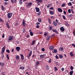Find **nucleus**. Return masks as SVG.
<instances>
[{"mask_svg": "<svg viewBox=\"0 0 75 75\" xmlns=\"http://www.w3.org/2000/svg\"><path fill=\"white\" fill-rule=\"evenodd\" d=\"M13 15V13H9L7 14L8 18H10L12 17Z\"/></svg>", "mask_w": 75, "mask_h": 75, "instance_id": "obj_1", "label": "nucleus"}, {"mask_svg": "<svg viewBox=\"0 0 75 75\" xmlns=\"http://www.w3.org/2000/svg\"><path fill=\"white\" fill-rule=\"evenodd\" d=\"M5 49H6V47L4 46L2 48L1 50V54H3L4 52L5 51Z\"/></svg>", "mask_w": 75, "mask_h": 75, "instance_id": "obj_2", "label": "nucleus"}, {"mask_svg": "<svg viewBox=\"0 0 75 75\" xmlns=\"http://www.w3.org/2000/svg\"><path fill=\"white\" fill-rule=\"evenodd\" d=\"M33 4V3L31 2H29L27 5V7L28 8H30L31 7V5Z\"/></svg>", "mask_w": 75, "mask_h": 75, "instance_id": "obj_3", "label": "nucleus"}, {"mask_svg": "<svg viewBox=\"0 0 75 75\" xmlns=\"http://www.w3.org/2000/svg\"><path fill=\"white\" fill-rule=\"evenodd\" d=\"M8 40L9 41H12V40H13V37L12 36H10L8 38Z\"/></svg>", "mask_w": 75, "mask_h": 75, "instance_id": "obj_4", "label": "nucleus"}, {"mask_svg": "<svg viewBox=\"0 0 75 75\" xmlns=\"http://www.w3.org/2000/svg\"><path fill=\"white\" fill-rule=\"evenodd\" d=\"M25 20H24V19H23V21L22 22V24H23V26H25Z\"/></svg>", "mask_w": 75, "mask_h": 75, "instance_id": "obj_5", "label": "nucleus"}, {"mask_svg": "<svg viewBox=\"0 0 75 75\" xmlns=\"http://www.w3.org/2000/svg\"><path fill=\"white\" fill-rule=\"evenodd\" d=\"M45 56H46V54H41L40 55V57L42 58H44L45 57Z\"/></svg>", "mask_w": 75, "mask_h": 75, "instance_id": "obj_6", "label": "nucleus"}, {"mask_svg": "<svg viewBox=\"0 0 75 75\" xmlns=\"http://www.w3.org/2000/svg\"><path fill=\"white\" fill-rule=\"evenodd\" d=\"M57 10L58 11H59V12H60V13H62V9L61 8H58Z\"/></svg>", "mask_w": 75, "mask_h": 75, "instance_id": "obj_7", "label": "nucleus"}, {"mask_svg": "<svg viewBox=\"0 0 75 75\" xmlns=\"http://www.w3.org/2000/svg\"><path fill=\"white\" fill-rule=\"evenodd\" d=\"M20 48H21L20 47H16V51H19Z\"/></svg>", "mask_w": 75, "mask_h": 75, "instance_id": "obj_8", "label": "nucleus"}, {"mask_svg": "<svg viewBox=\"0 0 75 75\" xmlns=\"http://www.w3.org/2000/svg\"><path fill=\"white\" fill-rule=\"evenodd\" d=\"M49 50L51 51H52L54 50V47L52 46H50L49 47Z\"/></svg>", "mask_w": 75, "mask_h": 75, "instance_id": "obj_9", "label": "nucleus"}, {"mask_svg": "<svg viewBox=\"0 0 75 75\" xmlns=\"http://www.w3.org/2000/svg\"><path fill=\"white\" fill-rule=\"evenodd\" d=\"M45 69L46 70H47V71H48L50 69V67L48 65H47L46 66Z\"/></svg>", "mask_w": 75, "mask_h": 75, "instance_id": "obj_10", "label": "nucleus"}, {"mask_svg": "<svg viewBox=\"0 0 75 75\" xmlns=\"http://www.w3.org/2000/svg\"><path fill=\"white\" fill-rule=\"evenodd\" d=\"M11 2L12 3H17V0H11Z\"/></svg>", "mask_w": 75, "mask_h": 75, "instance_id": "obj_11", "label": "nucleus"}, {"mask_svg": "<svg viewBox=\"0 0 75 75\" xmlns=\"http://www.w3.org/2000/svg\"><path fill=\"white\" fill-rule=\"evenodd\" d=\"M35 10H36V12H39L40 11V8H38L37 7H35Z\"/></svg>", "mask_w": 75, "mask_h": 75, "instance_id": "obj_12", "label": "nucleus"}, {"mask_svg": "<svg viewBox=\"0 0 75 75\" xmlns=\"http://www.w3.org/2000/svg\"><path fill=\"white\" fill-rule=\"evenodd\" d=\"M35 41L34 40H33V41L31 42V45H33L35 44Z\"/></svg>", "mask_w": 75, "mask_h": 75, "instance_id": "obj_13", "label": "nucleus"}, {"mask_svg": "<svg viewBox=\"0 0 75 75\" xmlns=\"http://www.w3.org/2000/svg\"><path fill=\"white\" fill-rule=\"evenodd\" d=\"M36 1H37L38 3H42V0H36Z\"/></svg>", "mask_w": 75, "mask_h": 75, "instance_id": "obj_14", "label": "nucleus"}, {"mask_svg": "<svg viewBox=\"0 0 75 75\" xmlns=\"http://www.w3.org/2000/svg\"><path fill=\"white\" fill-rule=\"evenodd\" d=\"M20 69H25V67L24 66H21L19 67Z\"/></svg>", "mask_w": 75, "mask_h": 75, "instance_id": "obj_15", "label": "nucleus"}, {"mask_svg": "<svg viewBox=\"0 0 75 75\" xmlns=\"http://www.w3.org/2000/svg\"><path fill=\"white\" fill-rule=\"evenodd\" d=\"M60 30H61V31H64V29L63 27H62L60 28Z\"/></svg>", "mask_w": 75, "mask_h": 75, "instance_id": "obj_16", "label": "nucleus"}, {"mask_svg": "<svg viewBox=\"0 0 75 75\" xmlns=\"http://www.w3.org/2000/svg\"><path fill=\"white\" fill-rule=\"evenodd\" d=\"M59 58H60V59H62L63 58V56L62 54H60L59 55Z\"/></svg>", "mask_w": 75, "mask_h": 75, "instance_id": "obj_17", "label": "nucleus"}, {"mask_svg": "<svg viewBox=\"0 0 75 75\" xmlns=\"http://www.w3.org/2000/svg\"><path fill=\"white\" fill-rule=\"evenodd\" d=\"M52 31L54 32V33H55L56 34H58V31L55 29H53Z\"/></svg>", "mask_w": 75, "mask_h": 75, "instance_id": "obj_18", "label": "nucleus"}, {"mask_svg": "<svg viewBox=\"0 0 75 75\" xmlns=\"http://www.w3.org/2000/svg\"><path fill=\"white\" fill-rule=\"evenodd\" d=\"M59 51H64V48L61 47L59 49Z\"/></svg>", "mask_w": 75, "mask_h": 75, "instance_id": "obj_19", "label": "nucleus"}, {"mask_svg": "<svg viewBox=\"0 0 75 75\" xmlns=\"http://www.w3.org/2000/svg\"><path fill=\"white\" fill-rule=\"evenodd\" d=\"M70 55L71 57H74V54H73V53L72 52H70Z\"/></svg>", "mask_w": 75, "mask_h": 75, "instance_id": "obj_20", "label": "nucleus"}, {"mask_svg": "<svg viewBox=\"0 0 75 75\" xmlns=\"http://www.w3.org/2000/svg\"><path fill=\"white\" fill-rule=\"evenodd\" d=\"M6 26L7 28H8L9 29H10V26H9V24H8V23H7L6 24Z\"/></svg>", "mask_w": 75, "mask_h": 75, "instance_id": "obj_21", "label": "nucleus"}, {"mask_svg": "<svg viewBox=\"0 0 75 75\" xmlns=\"http://www.w3.org/2000/svg\"><path fill=\"white\" fill-rule=\"evenodd\" d=\"M16 59H20V56L17 55L16 56Z\"/></svg>", "mask_w": 75, "mask_h": 75, "instance_id": "obj_22", "label": "nucleus"}, {"mask_svg": "<svg viewBox=\"0 0 75 75\" xmlns=\"http://www.w3.org/2000/svg\"><path fill=\"white\" fill-rule=\"evenodd\" d=\"M53 53H57V50H56L55 49H54L53 51H52Z\"/></svg>", "mask_w": 75, "mask_h": 75, "instance_id": "obj_23", "label": "nucleus"}, {"mask_svg": "<svg viewBox=\"0 0 75 75\" xmlns=\"http://www.w3.org/2000/svg\"><path fill=\"white\" fill-rule=\"evenodd\" d=\"M48 21L49 23L51 24V19L48 18Z\"/></svg>", "mask_w": 75, "mask_h": 75, "instance_id": "obj_24", "label": "nucleus"}, {"mask_svg": "<svg viewBox=\"0 0 75 75\" xmlns=\"http://www.w3.org/2000/svg\"><path fill=\"white\" fill-rule=\"evenodd\" d=\"M21 59L22 60H23L24 59V56L23 54H21Z\"/></svg>", "mask_w": 75, "mask_h": 75, "instance_id": "obj_25", "label": "nucleus"}, {"mask_svg": "<svg viewBox=\"0 0 75 75\" xmlns=\"http://www.w3.org/2000/svg\"><path fill=\"white\" fill-rule=\"evenodd\" d=\"M53 25H54V26H57V24L56 23V22H54L53 21Z\"/></svg>", "mask_w": 75, "mask_h": 75, "instance_id": "obj_26", "label": "nucleus"}, {"mask_svg": "<svg viewBox=\"0 0 75 75\" xmlns=\"http://www.w3.org/2000/svg\"><path fill=\"white\" fill-rule=\"evenodd\" d=\"M67 4L68 6H72V3H71V2H69V3Z\"/></svg>", "mask_w": 75, "mask_h": 75, "instance_id": "obj_27", "label": "nucleus"}, {"mask_svg": "<svg viewBox=\"0 0 75 75\" xmlns=\"http://www.w3.org/2000/svg\"><path fill=\"white\" fill-rule=\"evenodd\" d=\"M32 51H30V52L29 54V57H31V56L32 54Z\"/></svg>", "mask_w": 75, "mask_h": 75, "instance_id": "obj_28", "label": "nucleus"}, {"mask_svg": "<svg viewBox=\"0 0 75 75\" xmlns=\"http://www.w3.org/2000/svg\"><path fill=\"white\" fill-rule=\"evenodd\" d=\"M49 12L50 14H54V12H52V11H50Z\"/></svg>", "mask_w": 75, "mask_h": 75, "instance_id": "obj_29", "label": "nucleus"}, {"mask_svg": "<svg viewBox=\"0 0 75 75\" xmlns=\"http://www.w3.org/2000/svg\"><path fill=\"white\" fill-rule=\"evenodd\" d=\"M50 38L51 36H48L47 38V40H49L50 39Z\"/></svg>", "mask_w": 75, "mask_h": 75, "instance_id": "obj_30", "label": "nucleus"}, {"mask_svg": "<svg viewBox=\"0 0 75 75\" xmlns=\"http://www.w3.org/2000/svg\"><path fill=\"white\" fill-rule=\"evenodd\" d=\"M40 64V62H37L36 63V66H38V65Z\"/></svg>", "mask_w": 75, "mask_h": 75, "instance_id": "obj_31", "label": "nucleus"}, {"mask_svg": "<svg viewBox=\"0 0 75 75\" xmlns=\"http://www.w3.org/2000/svg\"><path fill=\"white\" fill-rule=\"evenodd\" d=\"M73 73H74V71H71L70 72V75H72L73 74Z\"/></svg>", "mask_w": 75, "mask_h": 75, "instance_id": "obj_32", "label": "nucleus"}, {"mask_svg": "<svg viewBox=\"0 0 75 75\" xmlns=\"http://www.w3.org/2000/svg\"><path fill=\"white\" fill-rule=\"evenodd\" d=\"M1 6L2 7L1 10H3V11H4V6H3V5H1Z\"/></svg>", "mask_w": 75, "mask_h": 75, "instance_id": "obj_33", "label": "nucleus"}, {"mask_svg": "<svg viewBox=\"0 0 75 75\" xmlns=\"http://www.w3.org/2000/svg\"><path fill=\"white\" fill-rule=\"evenodd\" d=\"M38 21H39V22L40 23H41V21H42V20H41V19L40 18H39L38 19Z\"/></svg>", "mask_w": 75, "mask_h": 75, "instance_id": "obj_34", "label": "nucleus"}, {"mask_svg": "<svg viewBox=\"0 0 75 75\" xmlns=\"http://www.w3.org/2000/svg\"><path fill=\"white\" fill-rule=\"evenodd\" d=\"M62 18L64 20H66V17L64 15H62Z\"/></svg>", "mask_w": 75, "mask_h": 75, "instance_id": "obj_35", "label": "nucleus"}, {"mask_svg": "<svg viewBox=\"0 0 75 75\" xmlns=\"http://www.w3.org/2000/svg\"><path fill=\"white\" fill-rule=\"evenodd\" d=\"M54 69L55 71H58V69L57 67H54Z\"/></svg>", "mask_w": 75, "mask_h": 75, "instance_id": "obj_36", "label": "nucleus"}, {"mask_svg": "<svg viewBox=\"0 0 75 75\" xmlns=\"http://www.w3.org/2000/svg\"><path fill=\"white\" fill-rule=\"evenodd\" d=\"M69 17H73V16H74V15H73L70 14L69 15Z\"/></svg>", "mask_w": 75, "mask_h": 75, "instance_id": "obj_37", "label": "nucleus"}, {"mask_svg": "<svg viewBox=\"0 0 75 75\" xmlns=\"http://www.w3.org/2000/svg\"><path fill=\"white\" fill-rule=\"evenodd\" d=\"M49 30H52V26H50L49 27Z\"/></svg>", "mask_w": 75, "mask_h": 75, "instance_id": "obj_38", "label": "nucleus"}, {"mask_svg": "<svg viewBox=\"0 0 75 75\" xmlns=\"http://www.w3.org/2000/svg\"><path fill=\"white\" fill-rule=\"evenodd\" d=\"M19 2L20 4H21L23 3L22 2V0H20Z\"/></svg>", "mask_w": 75, "mask_h": 75, "instance_id": "obj_39", "label": "nucleus"}, {"mask_svg": "<svg viewBox=\"0 0 75 75\" xmlns=\"http://www.w3.org/2000/svg\"><path fill=\"white\" fill-rule=\"evenodd\" d=\"M6 52L8 53V54H9V53H10V50H8V49L7 50Z\"/></svg>", "mask_w": 75, "mask_h": 75, "instance_id": "obj_40", "label": "nucleus"}, {"mask_svg": "<svg viewBox=\"0 0 75 75\" xmlns=\"http://www.w3.org/2000/svg\"><path fill=\"white\" fill-rule=\"evenodd\" d=\"M51 5L50 4H48L47 6V8H49V7H50L51 6Z\"/></svg>", "mask_w": 75, "mask_h": 75, "instance_id": "obj_41", "label": "nucleus"}, {"mask_svg": "<svg viewBox=\"0 0 75 75\" xmlns=\"http://www.w3.org/2000/svg\"><path fill=\"white\" fill-rule=\"evenodd\" d=\"M30 34L31 36H32L33 35V32H31L30 33Z\"/></svg>", "mask_w": 75, "mask_h": 75, "instance_id": "obj_42", "label": "nucleus"}, {"mask_svg": "<svg viewBox=\"0 0 75 75\" xmlns=\"http://www.w3.org/2000/svg\"><path fill=\"white\" fill-rule=\"evenodd\" d=\"M47 34H48L47 32H45V34H44V35L46 36H47Z\"/></svg>", "mask_w": 75, "mask_h": 75, "instance_id": "obj_43", "label": "nucleus"}, {"mask_svg": "<svg viewBox=\"0 0 75 75\" xmlns=\"http://www.w3.org/2000/svg\"><path fill=\"white\" fill-rule=\"evenodd\" d=\"M73 34L74 35V36H75V30H73Z\"/></svg>", "mask_w": 75, "mask_h": 75, "instance_id": "obj_44", "label": "nucleus"}, {"mask_svg": "<svg viewBox=\"0 0 75 75\" xmlns=\"http://www.w3.org/2000/svg\"><path fill=\"white\" fill-rule=\"evenodd\" d=\"M6 57L7 58V59L8 60V59H9V57H8V55L6 54Z\"/></svg>", "mask_w": 75, "mask_h": 75, "instance_id": "obj_45", "label": "nucleus"}, {"mask_svg": "<svg viewBox=\"0 0 75 75\" xmlns=\"http://www.w3.org/2000/svg\"><path fill=\"white\" fill-rule=\"evenodd\" d=\"M41 50L43 52L45 51V49L44 48H42Z\"/></svg>", "mask_w": 75, "mask_h": 75, "instance_id": "obj_46", "label": "nucleus"}, {"mask_svg": "<svg viewBox=\"0 0 75 75\" xmlns=\"http://www.w3.org/2000/svg\"><path fill=\"white\" fill-rule=\"evenodd\" d=\"M68 12L69 13H71V9H68Z\"/></svg>", "mask_w": 75, "mask_h": 75, "instance_id": "obj_47", "label": "nucleus"}, {"mask_svg": "<svg viewBox=\"0 0 75 75\" xmlns=\"http://www.w3.org/2000/svg\"><path fill=\"white\" fill-rule=\"evenodd\" d=\"M4 5L5 6L7 5V2H4Z\"/></svg>", "mask_w": 75, "mask_h": 75, "instance_id": "obj_48", "label": "nucleus"}, {"mask_svg": "<svg viewBox=\"0 0 75 75\" xmlns=\"http://www.w3.org/2000/svg\"><path fill=\"white\" fill-rule=\"evenodd\" d=\"M70 69L71 70H73V69H74V67L72 66H71Z\"/></svg>", "mask_w": 75, "mask_h": 75, "instance_id": "obj_49", "label": "nucleus"}, {"mask_svg": "<svg viewBox=\"0 0 75 75\" xmlns=\"http://www.w3.org/2000/svg\"><path fill=\"white\" fill-rule=\"evenodd\" d=\"M4 63H1V66L2 67H4Z\"/></svg>", "mask_w": 75, "mask_h": 75, "instance_id": "obj_50", "label": "nucleus"}, {"mask_svg": "<svg viewBox=\"0 0 75 75\" xmlns=\"http://www.w3.org/2000/svg\"><path fill=\"white\" fill-rule=\"evenodd\" d=\"M26 32V30H25V29H24L23 31V33H25V32Z\"/></svg>", "mask_w": 75, "mask_h": 75, "instance_id": "obj_51", "label": "nucleus"}, {"mask_svg": "<svg viewBox=\"0 0 75 75\" xmlns=\"http://www.w3.org/2000/svg\"><path fill=\"white\" fill-rule=\"evenodd\" d=\"M50 10H54V7H52L50 8Z\"/></svg>", "mask_w": 75, "mask_h": 75, "instance_id": "obj_52", "label": "nucleus"}, {"mask_svg": "<svg viewBox=\"0 0 75 75\" xmlns=\"http://www.w3.org/2000/svg\"><path fill=\"white\" fill-rule=\"evenodd\" d=\"M55 57L56 59H58V55H56Z\"/></svg>", "mask_w": 75, "mask_h": 75, "instance_id": "obj_53", "label": "nucleus"}, {"mask_svg": "<svg viewBox=\"0 0 75 75\" xmlns=\"http://www.w3.org/2000/svg\"><path fill=\"white\" fill-rule=\"evenodd\" d=\"M71 11L72 13H74V10H73V9H71Z\"/></svg>", "mask_w": 75, "mask_h": 75, "instance_id": "obj_54", "label": "nucleus"}, {"mask_svg": "<svg viewBox=\"0 0 75 75\" xmlns=\"http://www.w3.org/2000/svg\"><path fill=\"white\" fill-rule=\"evenodd\" d=\"M64 69H65L64 68H62V71H64Z\"/></svg>", "mask_w": 75, "mask_h": 75, "instance_id": "obj_55", "label": "nucleus"}, {"mask_svg": "<svg viewBox=\"0 0 75 75\" xmlns=\"http://www.w3.org/2000/svg\"><path fill=\"white\" fill-rule=\"evenodd\" d=\"M0 21H1V22L2 23H3V20L1 19L0 20Z\"/></svg>", "mask_w": 75, "mask_h": 75, "instance_id": "obj_56", "label": "nucleus"}, {"mask_svg": "<svg viewBox=\"0 0 75 75\" xmlns=\"http://www.w3.org/2000/svg\"><path fill=\"white\" fill-rule=\"evenodd\" d=\"M39 27H40V26L39 25H37L36 26V28H38Z\"/></svg>", "mask_w": 75, "mask_h": 75, "instance_id": "obj_57", "label": "nucleus"}, {"mask_svg": "<svg viewBox=\"0 0 75 75\" xmlns=\"http://www.w3.org/2000/svg\"><path fill=\"white\" fill-rule=\"evenodd\" d=\"M40 14H41V12H39L38 13V16H40Z\"/></svg>", "mask_w": 75, "mask_h": 75, "instance_id": "obj_58", "label": "nucleus"}, {"mask_svg": "<svg viewBox=\"0 0 75 75\" xmlns=\"http://www.w3.org/2000/svg\"><path fill=\"white\" fill-rule=\"evenodd\" d=\"M64 13L65 15V14H67V12L65 11H64Z\"/></svg>", "mask_w": 75, "mask_h": 75, "instance_id": "obj_59", "label": "nucleus"}, {"mask_svg": "<svg viewBox=\"0 0 75 75\" xmlns=\"http://www.w3.org/2000/svg\"><path fill=\"white\" fill-rule=\"evenodd\" d=\"M15 26H17L18 25V23H16L15 24Z\"/></svg>", "mask_w": 75, "mask_h": 75, "instance_id": "obj_60", "label": "nucleus"}, {"mask_svg": "<svg viewBox=\"0 0 75 75\" xmlns=\"http://www.w3.org/2000/svg\"><path fill=\"white\" fill-rule=\"evenodd\" d=\"M26 37L27 38H29V37H30V36L29 35H26Z\"/></svg>", "mask_w": 75, "mask_h": 75, "instance_id": "obj_61", "label": "nucleus"}, {"mask_svg": "<svg viewBox=\"0 0 75 75\" xmlns=\"http://www.w3.org/2000/svg\"><path fill=\"white\" fill-rule=\"evenodd\" d=\"M65 6V4H63L62 5V7H64Z\"/></svg>", "mask_w": 75, "mask_h": 75, "instance_id": "obj_62", "label": "nucleus"}, {"mask_svg": "<svg viewBox=\"0 0 75 75\" xmlns=\"http://www.w3.org/2000/svg\"><path fill=\"white\" fill-rule=\"evenodd\" d=\"M4 37H5L4 34H3L2 36V38H4Z\"/></svg>", "mask_w": 75, "mask_h": 75, "instance_id": "obj_63", "label": "nucleus"}, {"mask_svg": "<svg viewBox=\"0 0 75 75\" xmlns=\"http://www.w3.org/2000/svg\"><path fill=\"white\" fill-rule=\"evenodd\" d=\"M5 73H4V72H3L2 73V75H5Z\"/></svg>", "mask_w": 75, "mask_h": 75, "instance_id": "obj_64", "label": "nucleus"}]
</instances>
